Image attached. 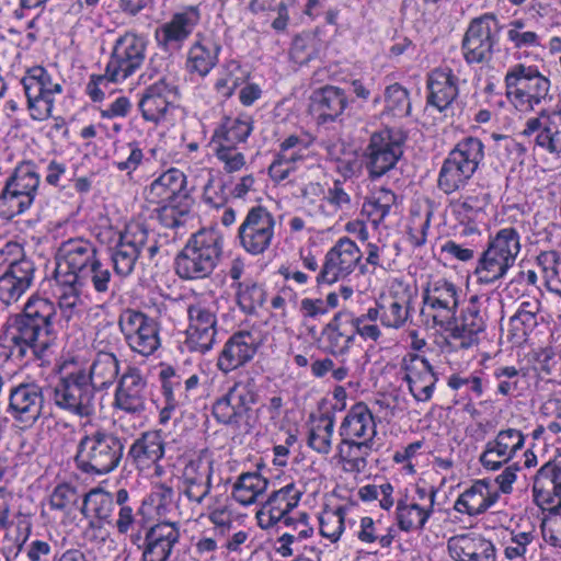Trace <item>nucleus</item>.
Wrapping results in <instances>:
<instances>
[{
    "label": "nucleus",
    "mask_w": 561,
    "mask_h": 561,
    "mask_svg": "<svg viewBox=\"0 0 561 561\" xmlns=\"http://www.w3.org/2000/svg\"><path fill=\"white\" fill-rule=\"evenodd\" d=\"M55 279L60 286L82 290L91 285L95 291L106 293L112 274L101 262L93 243L84 239H69L58 249Z\"/></svg>",
    "instance_id": "nucleus-1"
},
{
    "label": "nucleus",
    "mask_w": 561,
    "mask_h": 561,
    "mask_svg": "<svg viewBox=\"0 0 561 561\" xmlns=\"http://www.w3.org/2000/svg\"><path fill=\"white\" fill-rule=\"evenodd\" d=\"M222 254V237L216 229L196 232L175 259L176 274L184 279L207 277Z\"/></svg>",
    "instance_id": "nucleus-2"
},
{
    "label": "nucleus",
    "mask_w": 561,
    "mask_h": 561,
    "mask_svg": "<svg viewBox=\"0 0 561 561\" xmlns=\"http://www.w3.org/2000/svg\"><path fill=\"white\" fill-rule=\"evenodd\" d=\"M123 454L124 444L121 438L99 428L80 438L75 459L82 472L102 476L118 467Z\"/></svg>",
    "instance_id": "nucleus-3"
},
{
    "label": "nucleus",
    "mask_w": 561,
    "mask_h": 561,
    "mask_svg": "<svg viewBox=\"0 0 561 561\" xmlns=\"http://www.w3.org/2000/svg\"><path fill=\"white\" fill-rule=\"evenodd\" d=\"M256 400L255 379L247 376L236 381L226 394L216 400L213 414L219 423L231 426L239 433H249L255 423L253 407Z\"/></svg>",
    "instance_id": "nucleus-4"
},
{
    "label": "nucleus",
    "mask_w": 561,
    "mask_h": 561,
    "mask_svg": "<svg viewBox=\"0 0 561 561\" xmlns=\"http://www.w3.org/2000/svg\"><path fill=\"white\" fill-rule=\"evenodd\" d=\"M484 159V145L477 137H465L449 151L438 173L437 185L445 194L463 188Z\"/></svg>",
    "instance_id": "nucleus-5"
},
{
    "label": "nucleus",
    "mask_w": 561,
    "mask_h": 561,
    "mask_svg": "<svg viewBox=\"0 0 561 561\" xmlns=\"http://www.w3.org/2000/svg\"><path fill=\"white\" fill-rule=\"evenodd\" d=\"M147 380L136 367H128L121 376L113 400L117 424L124 432L133 434L142 425L147 409Z\"/></svg>",
    "instance_id": "nucleus-6"
},
{
    "label": "nucleus",
    "mask_w": 561,
    "mask_h": 561,
    "mask_svg": "<svg viewBox=\"0 0 561 561\" xmlns=\"http://www.w3.org/2000/svg\"><path fill=\"white\" fill-rule=\"evenodd\" d=\"M59 375L54 388L55 404L80 417L94 414L95 392L85 371L70 362L60 366Z\"/></svg>",
    "instance_id": "nucleus-7"
},
{
    "label": "nucleus",
    "mask_w": 561,
    "mask_h": 561,
    "mask_svg": "<svg viewBox=\"0 0 561 561\" xmlns=\"http://www.w3.org/2000/svg\"><path fill=\"white\" fill-rule=\"evenodd\" d=\"M520 251V238L514 228H503L490 239L478 260L474 275L481 284H492L503 278L515 264Z\"/></svg>",
    "instance_id": "nucleus-8"
},
{
    "label": "nucleus",
    "mask_w": 561,
    "mask_h": 561,
    "mask_svg": "<svg viewBox=\"0 0 561 561\" xmlns=\"http://www.w3.org/2000/svg\"><path fill=\"white\" fill-rule=\"evenodd\" d=\"M504 84L507 100L520 111H531L551 100L550 80L536 66L513 65L505 73Z\"/></svg>",
    "instance_id": "nucleus-9"
},
{
    "label": "nucleus",
    "mask_w": 561,
    "mask_h": 561,
    "mask_svg": "<svg viewBox=\"0 0 561 561\" xmlns=\"http://www.w3.org/2000/svg\"><path fill=\"white\" fill-rule=\"evenodd\" d=\"M7 337L13 343L11 353L24 357L32 352L42 358L54 343L50 318H9Z\"/></svg>",
    "instance_id": "nucleus-10"
},
{
    "label": "nucleus",
    "mask_w": 561,
    "mask_h": 561,
    "mask_svg": "<svg viewBox=\"0 0 561 561\" xmlns=\"http://www.w3.org/2000/svg\"><path fill=\"white\" fill-rule=\"evenodd\" d=\"M27 102V110L34 121H45L51 116L55 98L61 94L62 85L46 68H28L21 79Z\"/></svg>",
    "instance_id": "nucleus-11"
},
{
    "label": "nucleus",
    "mask_w": 561,
    "mask_h": 561,
    "mask_svg": "<svg viewBox=\"0 0 561 561\" xmlns=\"http://www.w3.org/2000/svg\"><path fill=\"white\" fill-rule=\"evenodd\" d=\"M205 516L209 523L214 526L215 536L220 539L225 538L221 543V549L227 553H239L242 551V547L250 538L248 530H233V522L238 518L233 503L231 499L225 494H215L209 499L205 507V513L201 514Z\"/></svg>",
    "instance_id": "nucleus-12"
},
{
    "label": "nucleus",
    "mask_w": 561,
    "mask_h": 561,
    "mask_svg": "<svg viewBox=\"0 0 561 561\" xmlns=\"http://www.w3.org/2000/svg\"><path fill=\"white\" fill-rule=\"evenodd\" d=\"M502 25L493 13L474 18L462 38V53L468 64H481L492 59L500 41Z\"/></svg>",
    "instance_id": "nucleus-13"
},
{
    "label": "nucleus",
    "mask_w": 561,
    "mask_h": 561,
    "mask_svg": "<svg viewBox=\"0 0 561 561\" xmlns=\"http://www.w3.org/2000/svg\"><path fill=\"white\" fill-rule=\"evenodd\" d=\"M215 460L208 449H202L184 463L179 480V492L193 505L210 499Z\"/></svg>",
    "instance_id": "nucleus-14"
},
{
    "label": "nucleus",
    "mask_w": 561,
    "mask_h": 561,
    "mask_svg": "<svg viewBox=\"0 0 561 561\" xmlns=\"http://www.w3.org/2000/svg\"><path fill=\"white\" fill-rule=\"evenodd\" d=\"M437 491L417 486L412 495H400L394 510L398 528L404 533L423 530L434 514Z\"/></svg>",
    "instance_id": "nucleus-15"
},
{
    "label": "nucleus",
    "mask_w": 561,
    "mask_h": 561,
    "mask_svg": "<svg viewBox=\"0 0 561 561\" xmlns=\"http://www.w3.org/2000/svg\"><path fill=\"white\" fill-rule=\"evenodd\" d=\"M275 224V217L267 208L251 207L238 229L239 244L249 254H263L272 244Z\"/></svg>",
    "instance_id": "nucleus-16"
},
{
    "label": "nucleus",
    "mask_w": 561,
    "mask_h": 561,
    "mask_svg": "<svg viewBox=\"0 0 561 561\" xmlns=\"http://www.w3.org/2000/svg\"><path fill=\"white\" fill-rule=\"evenodd\" d=\"M147 42L142 36L126 32L114 44L106 73L112 82H119L139 69L146 57Z\"/></svg>",
    "instance_id": "nucleus-17"
},
{
    "label": "nucleus",
    "mask_w": 561,
    "mask_h": 561,
    "mask_svg": "<svg viewBox=\"0 0 561 561\" xmlns=\"http://www.w3.org/2000/svg\"><path fill=\"white\" fill-rule=\"evenodd\" d=\"M404 138L391 130L374 133L364 156L369 176L377 179L393 169L403 154Z\"/></svg>",
    "instance_id": "nucleus-18"
},
{
    "label": "nucleus",
    "mask_w": 561,
    "mask_h": 561,
    "mask_svg": "<svg viewBox=\"0 0 561 561\" xmlns=\"http://www.w3.org/2000/svg\"><path fill=\"white\" fill-rule=\"evenodd\" d=\"M180 539L179 522L159 520L145 530L140 561H171Z\"/></svg>",
    "instance_id": "nucleus-19"
},
{
    "label": "nucleus",
    "mask_w": 561,
    "mask_h": 561,
    "mask_svg": "<svg viewBox=\"0 0 561 561\" xmlns=\"http://www.w3.org/2000/svg\"><path fill=\"white\" fill-rule=\"evenodd\" d=\"M199 21L201 11L197 5H187L175 12L169 21L156 28L154 38L158 46L164 51H179Z\"/></svg>",
    "instance_id": "nucleus-20"
},
{
    "label": "nucleus",
    "mask_w": 561,
    "mask_h": 561,
    "mask_svg": "<svg viewBox=\"0 0 561 561\" xmlns=\"http://www.w3.org/2000/svg\"><path fill=\"white\" fill-rule=\"evenodd\" d=\"M148 243L149 231L144 224L138 221L127 224L111 255L115 273L123 277L130 275L141 250Z\"/></svg>",
    "instance_id": "nucleus-21"
},
{
    "label": "nucleus",
    "mask_w": 561,
    "mask_h": 561,
    "mask_svg": "<svg viewBox=\"0 0 561 561\" xmlns=\"http://www.w3.org/2000/svg\"><path fill=\"white\" fill-rule=\"evenodd\" d=\"M525 440L526 436L520 430L513 427L501 430L485 444L479 461L486 470H500L524 448Z\"/></svg>",
    "instance_id": "nucleus-22"
},
{
    "label": "nucleus",
    "mask_w": 561,
    "mask_h": 561,
    "mask_svg": "<svg viewBox=\"0 0 561 561\" xmlns=\"http://www.w3.org/2000/svg\"><path fill=\"white\" fill-rule=\"evenodd\" d=\"M362 253L356 243L347 237L341 238L327 253L319 273V283L332 284L350 275L360 261Z\"/></svg>",
    "instance_id": "nucleus-23"
},
{
    "label": "nucleus",
    "mask_w": 561,
    "mask_h": 561,
    "mask_svg": "<svg viewBox=\"0 0 561 561\" xmlns=\"http://www.w3.org/2000/svg\"><path fill=\"white\" fill-rule=\"evenodd\" d=\"M302 492L294 484L288 483L274 491L255 514L261 529H270L287 518H294L289 513L298 505Z\"/></svg>",
    "instance_id": "nucleus-24"
},
{
    "label": "nucleus",
    "mask_w": 561,
    "mask_h": 561,
    "mask_svg": "<svg viewBox=\"0 0 561 561\" xmlns=\"http://www.w3.org/2000/svg\"><path fill=\"white\" fill-rule=\"evenodd\" d=\"M453 561H497V548L492 539L479 533H465L447 540Z\"/></svg>",
    "instance_id": "nucleus-25"
},
{
    "label": "nucleus",
    "mask_w": 561,
    "mask_h": 561,
    "mask_svg": "<svg viewBox=\"0 0 561 561\" xmlns=\"http://www.w3.org/2000/svg\"><path fill=\"white\" fill-rule=\"evenodd\" d=\"M262 339L251 331H240L231 335L225 343L217 359V367L229 374L253 359Z\"/></svg>",
    "instance_id": "nucleus-26"
},
{
    "label": "nucleus",
    "mask_w": 561,
    "mask_h": 561,
    "mask_svg": "<svg viewBox=\"0 0 561 561\" xmlns=\"http://www.w3.org/2000/svg\"><path fill=\"white\" fill-rule=\"evenodd\" d=\"M500 500V492L488 479L474 480L466 486L454 502L455 512L469 517H478L486 513Z\"/></svg>",
    "instance_id": "nucleus-27"
},
{
    "label": "nucleus",
    "mask_w": 561,
    "mask_h": 561,
    "mask_svg": "<svg viewBox=\"0 0 561 561\" xmlns=\"http://www.w3.org/2000/svg\"><path fill=\"white\" fill-rule=\"evenodd\" d=\"M401 368L412 397L419 402L431 400L437 377L428 360L417 354L408 353L402 358Z\"/></svg>",
    "instance_id": "nucleus-28"
},
{
    "label": "nucleus",
    "mask_w": 561,
    "mask_h": 561,
    "mask_svg": "<svg viewBox=\"0 0 561 561\" xmlns=\"http://www.w3.org/2000/svg\"><path fill=\"white\" fill-rule=\"evenodd\" d=\"M42 388L34 383H21L11 389L8 413L24 426L33 425L42 414L44 407Z\"/></svg>",
    "instance_id": "nucleus-29"
},
{
    "label": "nucleus",
    "mask_w": 561,
    "mask_h": 561,
    "mask_svg": "<svg viewBox=\"0 0 561 561\" xmlns=\"http://www.w3.org/2000/svg\"><path fill=\"white\" fill-rule=\"evenodd\" d=\"M119 327L130 348L149 356L160 346L157 318H119Z\"/></svg>",
    "instance_id": "nucleus-30"
},
{
    "label": "nucleus",
    "mask_w": 561,
    "mask_h": 561,
    "mask_svg": "<svg viewBox=\"0 0 561 561\" xmlns=\"http://www.w3.org/2000/svg\"><path fill=\"white\" fill-rule=\"evenodd\" d=\"M523 135L534 137L540 150L561 157V113L548 115L542 111L526 122Z\"/></svg>",
    "instance_id": "nucleus-31"
},
{
    "label": "nucleus",
    "mask_w": 561,
    "mask_h": 561,
    "mask_svg": "<svg viewBox=\"0 0 561 561\" xmlns=\"http://www.w3.org/2000/svg\"><path fill=\"white\" fill-rule=\"evenodd\" d=\"M340 439L377 443L376 417L368 405L357 402L350 408L339 427Z\"/></svg>",
    "instance_id": "nucleus-32"
},
{
    "label": "nucleus",
    "mask_w": 561,
    "mask_h": 561,
    "mask_svg": "<svg viewBox=\"0 0 561 561\" xmlns=\"http://www.w3.org/2000/svg\"><path fill=\"white\" fill-rule=\"evenodd\" d=\"M458 78L450 69L436 68L428 73L426 104L439 113L446 112L458 96Z\"/></svg>",
    "instance_id": "nucleus-33"
},
{
    "label": "nucleus",
    "mask_w": 561,
    "mask_h": 561,
    "mask_svg": "<svg viewBox=\"0 0 561 561\" xmlns=\"http://www.w3.org/2000/svg\"><path fill=\"white\" fill-rule=\"evenodd\" d=\"M176 93V87L168 82L165 77L149 85L138 104L142 117L148 122H160L164 118L172 103L171 98L175 96Z\"/></svg>",
    "instance_id": "nucleus-34"
},
{
    "label": "nucleus",
    "mask_w": 561,
    "mask_h": 561,
    "mask_svg": "<svg viewBox=\"0 0 561 561\" xmlns=\"http://www.w3.org/2000/svg\"><path fill=\"white\" fill-rule=\"evenodd\" d=\"M288 531L276 541V552L282 557L300 556L308 548V540L313 536L314 529L309 523L307 514L285 519Z\"/></svg>",
    "instance_id": "nucleus-35"
},
{
    "label": "nucleus",
    "mask_w": 561,
    "mask_h": 561,
    "mask_svg": "<svg viewBox=\"0 0 561 561\" xmlns=\"http://www.w3.org/2000/svg\"><path fill=\"white\" fill-rule=\"evenodd\" d=\"M190 195L186 188V176L178 169H170L157 178L145 188V198L150 204L160 205Z\"/></svg>",
    "instance_id": "nucleus-36"
},
{
    "label": "nucleus",
    "mask_w": 561,
    "mask_h": 561,
    "mask_svg": "<svg viewBox=\"0 0 561 561\" xmlns=\"http://www.w3.org/2000/svg\"><path fill=\"white\" fill-rule=\"evenodd\" d=\"M501 547L504 561H528V556L535 550L537 531L534 525L518 526L505 529Z\"/></svg>",
    "instance_id": "nucleus-37"
},
{
    "label": "nucleus",
    "mask_w": 561,
    "mask_h": 561,
    "mask_svg": "<svg viewBox=\"0 0 561 561\" xmlns=\"http://www.w3.org/2000/svg\"><path fill=\"white\" fill-rule=\"evenodd\" d=\"M347 106V96L339 87L325 85L312 92L311 110L320 123L335 121Z\"/></svg>",
    "instance_id": "nucleus-38"
},
{
    "label": "nucleus",
    "mask_w": 561,
    "mask_h": 561,
    "mask_svg": "<svg viewBox=\"0 0 561 561\" xmlns=\"http://www.w3.org/2000/svg\"><path fill=\"white\" fill-rule=\"evenodd\" d=\"M128 455L139 470L157 465L164 455V442L160 431L141 434L129 447Z\"/></svg>",
    "instance_id": "nucleus-39"
},
{
    "label": "nucleus",
    "mask_w": 561,
    "mask_h": 561,
    "mask_svg": "<svg viewBox=\"0 0 561 561\" xmlns=\"http://www.w3.org/2000/svg\"><path fill=\"white\" fill-rule=\"evenodd\" d=\"M533 493L540 504L550 502L551 493L561 500V451L538 470Z\"/></svg>",
    "instance_id": "nucleus-40"
},
{
    "label": "nucleus",
    "mask_w": 561,
    "mask_h": 561,
    "mask_svg": "<svg viewBox=\"0 0 561 561\" xmlns=\"http://www.w3.org/2000/svg\"><path fill=\"white\" fill-rule=\"evenodd\" d=\"M377 443L340 439L337 457L345 472L363 473L368 466V457L376 450Z\"/></svg>",
    "instance_id": "nucleus-41"
},
{
    "label": "nucleus",
    "mask_w": 561,
    "mask_h": 561,
    "mask_svg": "<svg viewBox=\"0 0 561 561\" xmlns=\"http://www.w3.org/2000/svg\"><path fill=\"white\" fill-rule=\"evenodd\" d=\"M351 513V507L344 505L323 510L319 516L320 535L331 543L337 542L346 527L355 525Z\"/></svg>",
    "instance_id": "nucleus-42"
},
{
    "label": "nucleus",
    "mask_w": 561,
    "mask_h": 561,
    "mask_svg": "<svg viewBox=\"0 0 561 561\" xmlns=\"http://www.w3.org/2000/svg\"><path fill=\"white\" fill-rule=\"evenodd\" d=\"M268 488V480L259 472L240 474L232 485V499L243 506H250L262 497Z\"/></svg>",
    "instance_id": "nucleus-43"
},
{
    "label": "nucleus",
    "mask_w": 561,
    "mask_h": 561,
    "mask_svg": "<svg viewBox=\"0 0 561 561\" xmlns=\"http://www.w3.org/2000/svg\"><path fill=\"white\" fill-rule=\"evenodd\" d=\"M253 130V119L248 115L225 117L215 129L211 142L238 146L247 141Z\"/></svg>",
    "instance_id": "nucleus-44"
},
{
    "label": "nucleus",
    "mask_w": 561,
    "mask_h": 561,
    "mask_svg": "<svg viewBox=\"0 0 561 561\" xmlns=\"http://www.w3.org/2000/svg\"><path fill=\"white\" fill-rule=\"evenodd\" d=\"M448 343L459 347H469L476 342L477 334L483 330V323L474 318H448L440 321Z\"/></svg>",
    "instance_id": "nucleus-45"
},
{
    "label": "nucleus",
    "mask_w": 561,
    "mask_h": 561,
    "mask_svg": "<svg viewBox=\"0 0 561 561\" xmlns=\"http://www.w3.org/2000/svg\"><path fill=\"white\" fill-rule=\"evenodd\" d=\"M216 333L214 318H190L185 344L190 351L205 353L213 347Z\"/></svg>",
    "instance_id": "nucleus-46"
},
{
    "label": "nucleus",
    "mask_w": 561,
    "mask_h": 561,
    "mask_svg": "<svg viewBox=\"0 0 561 561\" xmlns=\"http://www.w3.org/2000/svg\"><path fill=\"white\" fill-rule=\"evenodd\" d=\"M340 319L333 318L322 331V340L334 355L345 353L355 336L353 319L345 322Z\"/></svg>",
    "instance_id": "nucleus-47"
},
{
    "label": "nucleus",
    "mask_w": 561,
    "mask_h": 561,
    "mask_svg": "<svg viewBox=\"0 0 561 561\" xmlns=\"http://www.w3.org/2000/svg\"><path fill=\"white\" fill-rule=\"evenodd\" d=\"M119 371L118 359L113 353L99 352L91 366L88 375L89 382L94 389L105 388L113 383Z\"/></svg>",
    "instance_id": "nucleus-48"
},
{
    "label": "nucleus",
    "mask_w": 561,
    "mask_h": 561,
    "mask_svg": "<svg viewBox=\"0 0 561 561\" xmlns=\"http://www.w3.org/2000/svg\"><path fill=\"white\" fill-rule=\"evenodd\" d=\"M194 199L191 195H180L179 199L158 205L154 209L159 222L167 228H178L191 217Z\"/></svg>",
    "instance_id": "nucleus-49"
},
{
    "label": "nucleus",
    "mask_w": 561,
    "mask_h": 561,
    "mask_svg": "<svg viewBox=\"0 0 561 561\" xmlns=\"http://www.w3.org/2000/svg\"><path fill=\"white\" fill-rule=\"evenodd\" d=\"M219 50L220 46L209 39L195 43L188 51L187 69L206 76L217 64Z\"/></svg>",
    "instance_id": "nucleus-50"
},
{
    "label": "nucleus",
    "mask_w": 561,
    "mask_h": 561,
    "mask_svg": "<svg viewBox=\"0 0 561 561\" xmlns=\"http://www.w3.org/2000/svg\"><path fill=\"white\" fill-rule=\"evenodd\" d=\"M113 508L114 499L108 492L102 489H92L84 496L81 512L87 518L111 523Z\"/></svg>",
    "instance_id": "nucleus-51"
},
{
    "label": "nucleus",
    "mask_w": 561,
    "mask_h": 561,
    "mask_svg": "<svg viewBox=\"0 0 561 561\" xmlns=\"http://www.w3.org/2000/svg\"><path fill=\"white\" fill-rule=\"evenodd\" d=\"M334 433V420L331 416L321 415L311 422L308 432V446L321 455H328L332 450Z\"/></svg>",
    "instance_id": "nucleus-52"
},
{
    "label": "nucleus",
    "mask_w": 561,
    "mask_h": 561,
    "mask_svg": "<svg viewBox=\"0 0 561 561\" xmlns=\"http://www.w3.org/2000/svg\"><path fill=\"white\" fill-rule=\"evenodd\" d=\"M396 194L385 187H380L371 193V195L363 204V214H365L374 226H378L391 208L396 206Z\"/></svg>",
    "instance_id": "nucleus-53"
},
{
    "label": "nucleus",
    "mask_w": 561,
    "mask_h": 561,
    "mask_svg": "<svg viewBox=\"0 0 561 561\" xmlns=\"http://www.w3.org/2000/svg\"><path fill=\"white\" fill-rule=\"evenodd\" d=\"M424 301L432 309L455 313L458 306L456 286L453 283L439 279L426 291Z\"/></svg>",
    "instance_id": "nucleus-54"
},
{
    "label": "nucleus",
    "mask_w": 561,
    "mask_h": 561,
    "mask_svg": "<svg viewBox=\"0 0 561 561\" xmlns=\"http://www.w3.org/2000/svg\"><path fill=\"white\" fill-rule=\"evenodd\" d=\"M39 182L41 176L36 171L35 164L25 161L15 168L14 173L7 180L5 184L14 191H20V194L32 197V202H34Z\"/></svg>",
    "instance_id": "nucleus-55"
},
{
    "label": "nucleus",
    "mask_w": 561,
    "mask_h": 561,
    "mask_svg": "<svg viewBox=\"0 0 561 561\" xmlns=\"http://www.w3.org/2000/svg\"><path fill=\"white\" fill-rule=\"evenodd\" d=\"M357 495L363 502L377 501L379 507L387 512L397 505L400 497L394 493V486L389 481L365 484L358 489Z\"/></svg>",
    "instance_id": "nucleus-56"
},
{
    "label": "nucleus",
    "mask_w": 561,
    "mask_h": 561,
    "mask_svg": "<svg viewBox=\"0 0 561 561\" xmlns=\"http://www.w3.org/2000/svg\"><path fill=\"white\" fill-rule=\"evenodd\" d=\"M489 204V194H466L453 204L454 213L461 222H472Z\"/></svg>",
    "instance_id": "nucleus-57"
},
{
    "label": "nucleus",
    "mask_w": 561,
    "mask_h": 561,
    "mask_svg": "<svg viewBox=\"0 0 561 561\" xmlns=\"http://www.w3.org/2000/svg\"><path fill=\"white\" fill-rule=\"evenodd\" d=\"M19 192L20 191H14L8 184L4 185L0 194V218L10 220L23 214L32 206V197H26Z\"/></svg>",
    "instance_id": "nucleus-58"
},
{
    "label": "nucleus",
    "mask_w": 561,
    "mask_h": 561,
    "mask_svg": "<svg viewBox=\"0 0 561 561\" xmlns=\"http://www.w3.org/2000/svg\"><path fill=\"white\" fill-rule=\"evenodd\" d=\"M385 114L393 117H405L411 112V102L409 92L399 83H393L386 88L385 93Z\"/></svg>",
    "instance_id": "nucleus-59"
},
{
    "label": "nucleus",
    "mask_w": 561,
    "mask_h": 561,
    "mask_svg": "<svg viewBox=\"0 0 561 561\" xmlns=\"http://www.w3.org/2000/svg\"><path fill=\"white\" fill-rule=\"evenodd\" d=\"M537 264L541 267L545 284L550 291L561 297V276L559 266L560 255L557 251H545L537 256Z\"/></svg>",
    "instance_id": "nucleus-60"
},
{
    "label": "nucleus",
    "mask_w": 561,
    "mask_h": 561,
    "mask_svg": "<svg viewBox=\"0 0 561 561\" xmlns=\"http://www.w3.org/2000/svg\"><path fill=\"white\" fill-rule=\"evenodd\" d=\"M145 503H149L153 507L160 520H170L169 518L175 510L174 491L167 484H156Z\"/></svg>",
    "instance_id": "nucleus-61"
},
{
    "label": "nucleus",
    "mask_w": 561,
    "mask_h": 561,
    "mask_svg": "<svg viewBox=\"0 0 561 561\" xmlns=\"http://www.w3.org/2000/svg\"><path fill=\"white\" fill-rule=\"evenodd\" d=\"M243 82L240 66L236 61L228 62L215 82L216 92L224 99L230 98Z\"/></svg>",
    "instance_id": "nucleus-62"
},
{
    "label": "nucleus",
    "mask_w": 561,
    "mask_h": 561,
    "mask_svg": "<svg viewBox=\"0 0 561 561\" xmlns=\"http://www.w3.org/2000/svg\"><path fill=\"white\" fill-rule=\"evenodd\" d=\"M162 382L163 403L181 404L184 397L182 391V377L171 366L164 367L159 373Z\"/></svg>",
    "instance_id": "nucleus-63"
},
{
    "label": "nucleus",
    "mask_w": 561,
    "mask_h": 561,
    "mask_svg": "<svg viewBox=\"0 0 561 561\" xmlns=\"http://www.w3.org/2000/svg\"><path fill=\"white\" fill-rule=\"evenodd\" d=\"M541 528L545 540L553 547L561 548V502L550 510Z\"/></svg>",
    "instance_id": "nucleus-64"
}]
</instances>
